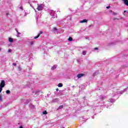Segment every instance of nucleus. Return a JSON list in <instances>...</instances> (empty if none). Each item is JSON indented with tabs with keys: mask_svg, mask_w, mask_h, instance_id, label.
<instances>
[{
	"mask_svg": "<svg viewBox=\"0 0 128 128\" xmlns=\"http://www.w3.org/2000/svg\"><path fill=\"white\" fill-rule=\"evenodd\" d=\"M50 14L51 16V20L52 18H56L58 16V15L56 14V12H54V10H51L50 12Z\"/></svg>",
	"mask_w": 128,
	"mask_h": 128,
	"instance_id": "f257e3e1",
	"label": "nucleus"
},
{
	"mask_svg": "<svg viewBox=\"0 0 128 128\" xmlns=\"http://www.w3.org/2000/svg\"><path fill=\"white\" fill-rule=\"evenodd\" d=\"M4 86H6V82L3 80L0 84V92H2V88H4Z\"/></svg>",
	"mask_w": 128,
	"mask_h": 128,
	"instance_id": "f03ea898",
	"label": "nucleus"
},
{
	"mask_svg": "<svg viewBox=\"0 0 128 128\" xmlns=\"http://www.w3.org/2000/svg\"><path fill=\"white\" fill-rule=\"evenodd\" d=\"M36 10H44V7L42 6V4H38Z\"/></svg>",
	"mask_w": 128,
	"mask_h": 128,
	"instance_id": "7ed1b4c3",
	"label": "nucleus"
},
{
	"mask_svg": "<svg viewBox=\"0 0 128 128\" xmlns=\"http://www.w3.org/2000/svg\"><path fill=\"white\" fill-rule=\"evenodd\" d=\"M100 98L102 100H104L106 98H108V96H100Z\"/></svg>",
	"mask_w": 128,
	"mask_h": 128,
	"instance_id": "20e7f679",
	"label": "nucleus"
},
{
	"mask_svg": "<svg viewBox=\"0 0 128 128\" xmlns=\"http://www.w3.org/2000/svg\"><path fill=\"white\" fill-rule=\"evenodd\" d=\"M124 4H126V6H128V0H122Z\"/></svg>",
	"mask_w": 128,
	"mask_h": 128,
	"instance_id": "39448f33",
	"label": "nucleus"
},
{
	"mask_svg": "<svg viewBox=\"0 0 128 128\" xmlns=\"http://www.w3.org/2000/svg\"><path fill=\"white\" fill-rule=\"evenodd\" d=\"M84 76V74H78L77 75V78H80Z\"/></svg>",
	"mask_w": 128,
	"mask_h": 128,
	"instance_id": "423d86ee",
	"label": "nucleus"
},
{
	"mask_svg": "<svg viewBox=\"0 0 128 128\" xmlns=\"http://www.w3.org/2000/svg\"><path fill=\"white\" fill-rule=\"evenodd\" d=\"M80 22L81 24H84V22H88V20L84 19V20H82L80 21Z\"/></svg>",
	"mask_w": 128,
	"mask_h": 128,
	"instance_id": "0eeeda50",
	"label": "nucleus"
},
{
	"mask_svg": "<svg viewBox=\"0 0 128 128\" xmlns=\"http://www.w3.org/2000/svg\"><path fill=\"white\" fill-rule=\"evenodd\" d=\"M6 104L4 105H0V110H2V108H6Z\"/></svg>",
	"mask_w": 128,
	"mask_h": 128,
	"instance_id": "6e6552de",
	"label": "nucleus"
},
{
	"mask_svg": "<svg viewBox=\"0 0 128 128\" xmlns=\"http://www.w3.org/2000/svg\"><path fill=\"white\" fill-rule=\"evenodd\" d=\"M123 14L124 16H128V10H124V13H123Z\"/></svg>",
	"mask_w": 128,
	"mask_h": 128,
	"instance_id": "1a4fd4ad",
	"label": "nucleus"
},
{
	"mask_svg": "<svg viewBox=\"0 0 128 128\" xmlns=\"http://www.w3.org/2000/svg\"><path fill=\"white\" fill-rule=\"evenodd\" d=\"M114 99H110L108 102H114Z\"/></svg>",
	"mask_w": 128,
	"mask_h": 128,
	"instance_id": "9d476101",
	"label": "nucleus"
},
{
	"mask_svg": "<svg viewBox=\"0 0 128 128\" xmlns=\"http://www.w3.org/2000/svg\"><path fill=\"white\" fill-rule=\"evenodd\" d=\"M8 40L10 42H14V39H12V38H9Z\"/></svg>",
	"mask_w": 128,
	"mask_h": 128,
	"instance_id": "9b49d317",
	"label": "nucleus"
},
{
	"mask_svg": "<svg viewBox=\"0 0 128 128\" xmlns=\"http://www.w3.org/2000/svg\"><path fill=\"white\" fill-rule=\"evenodd\" d=\"M58 88H62V84L60 83L58 84Z\"/></svg>",
	"mask_w": 128,
	"mask_h": 128,
	"instance_id": "f8f14e48",
	"label": "nucleus"
},
{
	"mask_svg": "<svg viewBox=\"0 0 128 128\" xmlns=\"http://www.w3.org/2000/svg\"><path fill=\"white\" fill-rule=\"evenodd\" d=\"M54 102H58V98H55L53 100Z\"/></svg>",
	"mask_w": 128,
	"mask_h": 128,
	"instance_id": "ddd939ff",
	"label": "nucleus"
},
{
	"mask_svg": "<svg viewBox=\"0 0 128 128\" xmlns=\"http://www.w3.org/2000/svg\"><path fill=\"white\" fill-rule=\"evenodd\" d=\"M56 65H54L52 68V70H56Z\"/></svg>",
	"mask_w": 128,
	"mask_h": 128,
	"instance_id": "4468645a",
	"label": "nucleus"
},
{
	"mask_svg": "<svg viewBox=\"0 0 128 128\" xmlns=\"http://www.w3.org/2000/svg\"><path fill=\"white\" fill-rule=\"evenodd\" d=\"M62 108H64V106L62 105L58 108V110H61Z\"/></svg>",
	"mask_w": 128,
	"mask_h": 128,
	"instance_id": "2eb2a0df",
	"label": "nucleus"
},
{
	"mask_svg": "<svg viewBox=\"0 0 128 128\" xmlns=\"http://www.w3.org/2000/svg\"><path fill=\"white\" fill-rule=\"evenodd\" d=\"M68 40H69V42H72V38L71 37H70L68 39Z\"/></svg>",
	"mask_w": 128,
	"mask_h": 128,
	"instance_id": "dca6fc26",
	"label": "nucleus"
},
{
	"mask_svg": "<svg viewBox=\"0 0 128 128\" xmlns=\"http://www.w3.org/2000/svg\"><path fill=\"white\" fill-rule=\"evenodd\" d=\"M82 54H83L84 56H86V51H83V52H82Z\"/></svg>",
	"mask_w": 128,
	"mask_h": 128,
	"instance_id": "f3484780",
	"label": "nucleus"
},
{
	"mask_svg": "<svg viewBox=\"0 0 128 128\" xmlns=\"http://www.w3.org/2000/svg\"><path fill=\"white\" fill-rule=\"evenodd\" d=\"M38 90H35V91L33 92V94H38Z\"/></svg>",
	"mask_w": 128,
	"mask_h": 128,
	"instance_id": "a211bd4d",
	"label": "nucleus"
},
{
	"mask_svg": "<svg viewBox=\"0 0 128 128\" xmlns=\"http://www.w3.org/2000/svg\"><path fill=\"white\" fill-rule=\"evenodd\" d=\"M39 36H40V34H38L37 36H36L34 38H35V39L38 38Z\"/></svg>",
	"mask_w": 128,
	"mask_h": 128,
	"instance_id": "6ab92c4d",
	"label": "nucleus"
},
{
	"mask_svg": "<svg viewBox=\"0 0 128 128\" xmlns=\"http://www.w3.org/2000/svg\"><path fill=\"white\" fill-rule=\"evenodd\" d=\"M6 93L8 94H10V90H7L6 91Z\"/></svg>",
	"mask_w": 128,
	"mask_h": 128,
	"instance_id": "aec40b11",
	"label": "nucleus"
},
{
	"mask_svg": "<svg viewBox=\"0 0 128 128\" xmlns=\"http://www.w3.org/2000/svg\"><path fill=\"white\" fill-rule=\"evenodd\" d=\"M43 114H48V112L46 111H44L42 112Z\"/></svg>",
	"mask_w": 128,
	"mask_h": 128,
	"instance_id": "412c9836",
	"label": "nucleus"
},
{
	"mask_svg": "<svg viewBox=\"0 0 128 128\" xmlns=\"http://www.w3.org/2000/svg\"><path fill=\"white\" fill-rule=\"evenodd\" d=\"M2 97L0 96V102H2Z\"/></svg>",
	"mask_w": 128,
	"mask_h": 128,
	"instance_id": "4be33fe9",
	"label": "nucleus"
},
{
	"mask_svg": "<svg viewBox=\"0 0 128 128\" xmlns=\"http://www.w3.org/2000/svg\"><path fill=\"white\" fill-rule=\"evenodd\" d=\"M126 90H128V88L124 89L122 92H126Z\"/></svg>",
	"mask_w": 128,
	"mask_h": 128,
	"instance_id": "5701e85b",
	"label": "nucleus"
},
{
	"mask_svg": "<svg viewBox=\"0 0 128 128\" xmlns=\"http://www.w3.org/2000/svg\"><path fill=\"white\" fill-rule=\"evenodd\" d=\"M8 52H12V50H8Z\"/></svg>",
	"mask_w": 128,
	"mask_h": 128,
	"instance_id": "b1692460",
	"label": "nucleus"
},
{
	"mask_svg": "<svg viewBox=\"0 0 128 128\" xmlns=\"http://www.w3.org/2000/svg\"><path fill=\"white\" fill-rule=\"evenodd\" d=\"M42 34V32L40 31L39 33L40 36V34Z\"/></svg>",
	"mask_w": 128,
	"mask_h": 128,
	"instance_id": "393cba45",
	"label": "nucleus"
},
{
	"mask_svg": "<svg viewBox=\"0 0 128 128\" xmlns=\"http://www.w3.org/2000/svg\"><path fill=\"white\" fill-rule=\"evenodd\" d=\"M118 20V18H114V20Z\"/></svg>",
	"mask_w": 128,
	"mask_h": 128,
	"instance_id": "a878e982",
	"label": "nucleus"
},
{
	"mask_svg": "<svg viewBox=\"0 0 128 128\" xmlns=\"http://www.w3.org/2000/svg\"><path fill=\"white\" fill-rule=\"evenodd\" d=\"M110 8V6H106V8Z\"/></svg>",
	"mask_w": 128,
	"mask_h": 128,
	"instance_id": "bb28decb",
	"label": "nucleus"
},
{
	"mask_svg": "<svg viewBox=\"0 0 128 128\" xmlns=\"http://www.w3.org/2000/svg\"><path fill=\"white\" fill-rule=\"evenodd\" d=\"M15 30H16V32H18V28H15Z\"/></svg>",
	"mask_w": 128,
	"mask_h": 128,
	"instance_id": "cd10ccee",
	"label": "nucleus"
},
{
	"mask_svg": "<svg viewBox=\"0 0 128 128\" xmlns=\"http://www.w3.org/2000/svg\"><path fill=\"white\" fill-rule=\"evenodd\" d=\"M13 66H16V64L14 63V64H13Z\"/></svg>",
	"mask_w": 128,
	"mask_h": 128,
	"instance_id": "c85d7f7f",
	"label": "nucleus"
},
{
	"mask_svg": "<svg viewBox=\"0 0 128 128\" xmlns=\"http://www.w3.org/2000/svg\"><path fill=\"white\" fill-rule=\"evenodd\" d=\"M30 44L32 45V44H34V42H30Z\"/></svg>",
	"mask_w": 128,
	"mask_h": 128,
	"instance_id": "c756f323",
	"label": "nucleus"
},
{
	"mask_svg": "<svg viewBox=\"0 0 128 128\" xmlns=\"http://www.w3.org/2000/svg\"><path fill=\"white\" fill-rule=\"evenodd\" d=\"M17 34H18V35L20 34V32H17Z\"/></svg>",
	"mask_w": 128,
	"mask_h": 128,
	"instance_id": "7c9ffc66",
	"label": "nucleus"
},
{
	"mask_svg": "<svg viewBox=\"0 0 128 128\" xmlns=\"http://www.w3.org/2000/svg\"><path fill=\"white\" fill-rule=\"evenodd\" d=\"M54 30H56V28H54Z\"/></svg>",
	"mask_w": 128,
	"mask_h": 128,
	"instance_id": "2f4dec72",
	"label": "nucleus"
},
{
	"mask_svg": "<svg viewBox=\"0 0 128 128\" xmlns=\"http://www.w3.org/2000/svg\"><path fill=\"white\" fill-rule=\"evenodd\" d=\"M94 50H98V48H94Z\"/></svg>",
	"mask_w": 128,
	"mask_h": 128,
	"instance_id": "473e14b6",
	"label": "nucleus"
},
{
	"mask_svg": "<svg viewBox=\"0 0 128 128\" xmlns=\"http://www.w3.org/2000/svg\"><path fill=\"white\" fill-rule=\"evenodd\" d=\"M30 6H32V8H34V7L32 6V4H30Z\"/></svg>",
	"mask_w": 128,
	"mask_h": 128,
	"instance_id": "72a5a7b5",
	"label": "nucleus"
},
{
	"mask_svg": "<svg viewBox=\"0 0 128 128\" xmlns=\"http://www.w3.org/2000/svg\"><path fill=\"white\" fill-rule=\"evenodd\" d=\"M56 91L58 92V88H56Z\"/></svg>",
	"mask_w": 128,
	"mask_h": 128,
	"instance_id": "f704fd0d",
	"label": "nucleus"
},
{
	"mask_svg": "<svg viewBox=\"0 0 128 128\" xmlns=\"http://www.w3.org/2000/svg\"><path fill=\"white\" fill-rule=\"evenodd\" d=\"M20 10H23L22 6L20 7Z\"/></svg>",
	"mask_w": 128,
	"mask_h": 128,
	"instance_id": "c9c22d12",
	"label": "nucleus"
},
{
	"mask_svg": "<svg viewBox=\"0 0 128 128\" xmlns=\"http://www.w3.org/2000/svg\"><path fill=\"white\" fill-rule=\"evenodd\" d=\"M105 106L107 108H108V106H106V105Z\"/></svg>",
	"mask_w": 128,
	"mask_h": 128,
	"instance_id": "e433bc0d",
	"label": "nucleus"
},
{
	"mask_svg": "<svg viewBox=\"0 0 128 128\" xmlns=\"http://www.w3.org/2000/svg\"><path fill=\"white\" fill-rule=\"evenodd\" d=\"M6 14H7V16H8V14H8V13H7Z\"/></svg>",
	"mask_w": 128,
	"mask_h": 128,
	"instance_id": "4c0bfd02",
	"label": "nucleus"
},
{
	"mask_svg": "<svg viewBox=\"0 0 128 128\" xmlns=\"http://www.w3.org/2000/svg\"><path fill=\"white\" fill-rule=\"evenodd\" d=\"M120 93H121V94H122V92H120Z\"/></svg>",
	"mask_w": 128,
	"mask_h": 128,
	"instance_id": "58836bf2",
	"label": "nucleus"
},
{
	"mask_svg": "<svg viewBox=\"0 0 128 128\" xmlns=\"http://www.w3.org/2000/svg\"><path fill=\"white\" fill-rule=\"evenodd\" d=\"M2 50V48H0V50Z\"/></svg>",
	"mask_w": 128,
	"mask_h": 128,
	"instance_id": "ea45409f",
	"label": "nucleus"
},
{
	"mask_svg": "<svg viewBox=\"0 0 128 128\" xmlns=\"http://www.w3.org/2000/svg\"><path fill=\"white\" fill-rule=\"evenodd\" d=\"M118 94H120V92H118Z\"/></svg>",
	"mask_w": 128,
	"mask_h": 128,
	"instance_id": "a19ab883",
	"label": "nucleus"
},
{
	"mask_svg": "<svg viewBox=\"0 0 128 128\" xmlns=\"http://www.w3.org/2000/svg\"><path fill=\"white\" fill-rule=\"evenodd\" d=\"M73 88H74V86H73Z\"/></svg>",
	"mask_w": 128,
	"mask_h": 128,
	"instance_id": "79ce46f5",
	"label": "nucleus"
},
{
	"mask_svg": "<svg viewBox=\"0 0 128 128\" xmlns=\"http://www.w3.org/2000/svg\"><path fill=\"white\" fill-rule=\"evenodd\" d=\"M92 118H94V117H92Z\"/></svg>",
	"mask_w": 128,
	"mask_h": 128,
	"instance_id": "37998d69",
	"label": "nucleus"
}]
</instances>
